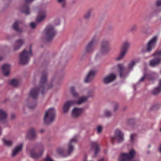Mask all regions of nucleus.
I'll return each mask as SVG.
<instances>
[{
	"mask_svg": "<svg viewBox=\"0 0 161 161\" xmlns=\"http://www.w3.org/2000/svg\"><path fill=\"white\" fill-rule=\"evenodd\" d=\"M3 141L4 144L7 146H10L13 144V142L11 141L6 140L5 138L3 139Z\"/></svg>",
	"mask_w": 161,
	"mask_h": 161,
	"instance_id": "nucleus-31",
	"label": "nucleus"
},
{
	"mask_svg": "<svg viewBox=\"0 0 161 161\" xmlns=\"http://www.w3.org/2000/svg\"><path fill=\"white\" fill-rule=\"evenodd\" d=\"M159 151L160 152V153H161V145H160V147Z\"/></svg>",
	"mask_w": 161,
	"mask_h": 161,
	"instance_id": "nucleus-52",
	"label": "nucleus"
},
{
	"mask_svg": "<svg viewBox=\"0 0 161 161\" xmlns=\"http://www.w3.org/2000/svg\"><path fill=\"white\" fill-rule=\"evenodd\" d=\"M75 87L74 86H72L70 88V91H75Z\"/></svg>",
	"mask_w": 161,
	"mask_h": 161,
	"instance_id": "nucleus-49",
	"label": "nucleus"
},
{
	"mask_svg": "<svg viewBox=\"0 0 161 161\" xmlns=\"http://www.w3.org/2000/svg\"><path fill=\"white\" fill-rule=\"evenodd\" d=\"M45 161H54L52 160V159L49 156H47L45 159Z\"/></svg>",
	"mask_w": 161,
	"mask_h": 161,
	"instance_id": "nucleus-43",
	"label": "nucleus"
},
{
	"mask_svg": "<svg viewBox=\"0 0 161 161\" xmlns=\"http://www.w3.org/2000/svg\"><path fill=\"white\" fill-rule=\"evenodd\" d=\"M87 97H82L79 98L77 101L74 100V105L80 104L86 102L87 100Z\"/></svg>",
	"mask_w": 161,
	"mask_h": 161,
	"instance_id": "nucleus-27",
	"label": "nucleus"
},
{
	"mask_svg": "<svg viewBox=\"0 0 161 161\" xmlns=\"http://www.w3.org/2000/svg\"><path fill=\"white\" fill-rule=\"evenodd\" d=\"M160 130L161 131V128L160 129Z\"/></svg>",
	"mask_w": 161,
	"mask_h": 161,
	"instance_id": "nucleus-59",
	"label": "nucleus"
},
{
	"mask_svg": "<svg viewBox=\"0 0 161 161\" xmlns=\"http://www.w3.org/2000/svg\"><path fill=\"white\" fill-rule=\"evenodd\" d=\"M96 72L95 70H90L85 79V82L87 83L92 80L96 73Z\"/></svg>",
	"mask_w": 161,
	"mask_h": 161,
	"instance_id": "nucleus-14",
	"label": "nucleus"
},
{
	"mask_svg": "<svg viewBox=\"0 0 161 161\" xmlns=\"http://www.w3.org/2000/svg\"><path fill=\"white\" fill-rule=\"evenodd\" d=\"M130 46V43L127 41L123 43L120 53L116 58V60H119L123 58L125 55L127 51L129 48Z\"/></svg>",
	"mask_w": 161,
	"mask_h": 161,
	"instance_id": "nucleus-5",
	"label": "nucleus"
},
{
	"mask_svg": "<svg viewBox=\"0 0 161 161\" xmlns=\"http://www.w3.org/2000/svg\"><path fill=\"white\" fill-rule=\"evenodd\" d=\"M135 134H131L130 135V141L132 143H133L135 141Z\"/></svg>",
	"mask_w": 161,
	"mask_h": 161,
	"instance_id": "nucleus-37",
	"label": "nucleus"
},
{
	"mask_svg": "<svg viewBox=\"0 0 161 161\" xmlns=\"http://www.w3.org/2000/svg\"><path fill=\"white\" fill-rule=\"evenodd\" d=\"M15 116L14 114H12L11 116V118L12 119H13L14 118Z\"/></svg>",
	"mask_w": 161,
	"mask_h": 161,
	"instance_id": "nucleus-51",
	"label": "nucleus"
},
{
	"mask_svg": "<svg viewBox=\"0 0 161 161\" xmlns=\"http://www.w3.org/2000/svg\"><path fill=\"white\" fill-rule=\"evenodd\" d=\"M71 94L73 96L75 97H77L78 96L76 91H72Z\"/></svg>",
	"mask_w": 161,
	"mask_h": 161,
	"instance_id": "nucleus-44",
	"label": "nucleus"
},
{
	"mask_svg": "<svg viewBox=\"0 0 161 161\" xmlns=\"http://www.w3.org/2000/svg\"><path fill=\"white\" fill-rule=\"evenodd\" d=\"M159 85V86L156 89L155 91H161V79L160 80Z\"/></svg>",
	"mask_w": 161,
	"mask_h": 161,
	"instance_id": "nucleus-41",
	"label": "nucleus"
},
{
	"mask_svg": "<svg viewBox=\"0 0 161 161\" xmlns=\"http://www.w3.org/2000/svg\"><path fill=\"white\" fill-rule=\"evenodd\" d=\"M118 108V105L117 104H115L114 105V111H115Z\"/></svg>",
	"mask_w": 161,
	"mask_h": 161,
	"instance_id": "nucleus-45",
	"label": "nucleus"
},
{
	"mask_svg": "<svg viewBox=\"0 0 161 161\" xmlns=\"http://www.w3.org/2000/svg\"><path fill=\"white\" fill-rule=\"evenodd\" d=\"M19 83V80L15 79L12 80L10 81V84L15 87L18 86Z\"/></svg>",
	"mask_w": 161,
	"mask_h": 161,
	"instance_id": "nucleus-29",
	"label": "nucleus"
},
{
	"mask_svg": "<svg viewBox=\"0 0 161 161\" xmlns=\"http://www.w3.org/2000/svg\"><path fill=\"white\" fill-rule=\"evenodd\" d=\"M39 91H31L30 95L33 99L36 98L38 96V92Z\"/></svg>",
	"mask_w": 161,
	"mask_h": 161,
	"instance_id": "nucleus-32",
	"label": "nucleus"
},
{
	"mask_svg": "<svg viewBox=\"0 0 161 161\" xmlns=\"http://www.w3.org/2000/svg\"><path fill=\"white\" fill-rule=\"evenodd\" d=\"M91 149L94 150L95 151V155H96L100 151L99 146L96 142L91 141L90 143Z\"/></svg>",
	"mask_w": 161,
	"mask_h": 161,
	"instance_id": "nucleus-16",
	"label": "nucleus"
},
{
	"mask_svg": "<svg viewBox=\"0 0 161 161\" xmlns=\"http://www.w3.org/2000/svg\"><path fill=\"white\" fill-rule=\"evenodd\" d=\"M116 78V76L114 74H110L104 78L103 82L105 84H108L112 82Z\"/></svg>",
	"mask_w": 161,
	"mask_h": 161,
	"instance_id": "nucleus-17",
	"label": "nucleus"
},
{
	"mask_svg": "<svg viewBox=\"0 0 161 161\" xmlns=\"http://www.w3.org/2000/svg\"><path fill=\"white\" fill-rule=\"evenodd\" d=\"M160 91H152V94L154 95H156L158 94Z\"/></svg>",
	"mask_w": 161,
	"mask_h": 161,
	"instance_id": "nucleus-48",
	"label": "nucleus"
},
{
	"mask_svg": "<svg viewBox=\"0 0 161 161\" xmlns=\"http://www.w3.org/2000/svg\"><path fill=\"white\" fill-rule=\"evenodd\" d=\"M47 74L46 73L43 72L42 76L40 79L39 85L36 86L35 89L31 91H44L45 88H50L52 86V84H49L47 86Z\"/></svg>",
	"mask_w": 161,
	"mask_h": 161,
	"instance_id": "nucleus-1",
	"label": "nucleus"
},
{
	"mask_svg": "<svg viewBox=\"0 0 161 161\" xmlns=\"http://www.w3.org/2000/svg\"><path fill=\"white\" fill-rule=\"evenodd\" d=\"M77 141L76 136H74L70 139L68 144L67 155H69L73 152L74 149V144Z\"/></svg>",
	"mask_w": 161,
	"mask_h": 161,
	"instance_id": "nucleus-11",
	"label": "nucleus"
},
{
	"mask_svg": "<svg viewBox=\"0 0 161 161\" xmlns=\"http://www.w3.org/2000/svg\"><path fill=\"white\" fill-rule=\"evenodd\" d=\"M40 131H41V132H43V130H40Z\"/></svg>",
	"mask_w": 161,
	"mask_h": 161,
	"instance_id": "nucleus-57",
	"label": "nucleus"
},
{
	"mask_svg": "<svg viewBox=\"0 0 161 161\" xmlns=\"http://www.w3.org/2000/svg\"><path fill=\"white\" fill-rule=\"evenodd\" d=\"M2 59V57L0 56V60H1Z\"/></svg>",
	"mask_w": 161,
	"mask_h": 161,
	"instance_id": "nucleus-56",
	"label": "nucleus"
},
{
	"mask_svg": "<svg viewBox=\"0 0 161 161\" xmlns=\"http://www.w3.org/2000/svg\"><path fill=\"white\" fill-rule=\"evenodd\" d=\"M36 136L35 130L34 129L31 128L29 130L27 133V137L29 139H32Z\"/></svg>",
	"mask_w": 161,
	"mask_h": 161,
	"instance_id": "nucleus-26",
	"label": "nucleus"
},
{
	"mask_svg": "<svg viewBox=\"0 0 161 161\" xmlns=\"http://www.w3.org/2000/svg\"><path fill=\"white\" fill-rule=\"evenodd\" d=\"M41 93L42 94H43L44 93L45 91H41Z\"/></svg>",
	"mask_w": 161,
	"mask_h": 161,
	"instance_id": "nucleus-53",
	"label": "nucleus"
},
{
	"mask_svg": "<svg viewBox=\"0 0 161 161\" xmlns=\"http://www.w3.org/2000/svg\"><path fill=\"white\" fill-rule=\"evenodd\" d=\"M97 42V38L94 36L92 40L88 43L86 47V51L88 53L92 52L94 49V47Z\"/></svg>",
	"mask_w": 161,
	"mask_h": 161,
	"instance_id": "nucleus-9",
	"label": "nucleus"
},
{
	"mask_svg": "<svg viewBox=\"0 0 161 161\" xmlns=\"http://www.w3.org/2000/svg\"><path fill=\"white\" fill-rule=\"evenodd\" d=\"M1 128L0 127V135L1 134Z\"/></svg>",
	"mask_w": 161,
	"mask_h": 161,
	"instance_id": "nucleus-55",
	"label": "nucleus"
},
{
	"mask_svg": "<svg viewBox=\"0 0 161 161\" xmlns=\"http://www.w3.org/2000/svg\"><path fill=\"white\" fill-rule=\"evenodd\" d=\"M27 152H28V151H29V150H28V148H27Z\"/></svg>",
	"mask_w": 161,
	"mask_h": 161,
	"instance_id": "nucleus-58",
	"label": "nucleus"
},
{
	"mask_svg": "<svg viewBox=\"0 0 161 161\" xmlns=\"http://www.w3.org/2000/svg\"><path fill=\"white\" fill-rule=\"evenodd\" d=\"M58 1L59 3L61 4L62 7H65L66 4L65 0H58Z\"/></svg>",
	"mask_w": 161,
	"mask_h": 161,
	"instance_id": "nucleus-35",
	"label": "nucleus"
},
{
	"mask_svg": "<svg viewBox=\"0 0 161 161\" xmlns=\"http://www.w3.org/2000/svg\"><path fill=\"white\" fill-rule=\"evenodd\" d=\"M138 28V26L136 24H134L131 27L130 30L132 31H136Z\"/></svg>",
	"mask_w": 161,
	"mask_h": 161,
	"instance_id": "nucleus-36",
	"label": "nucleus"
},
{
	"mask_svg": "<svg viewBox=\"0 0 161 161\" xmlns=\"http://www.w3.org/2000/svg\"><path fill=\"white\" fill-rule=\"evenodd\" d=\"M82 112V109L80 108H74L72 111V116L74 117L79 116Z\"/></svg>",
	"mask_w": 161,
	"mask_h": 161,
	"instance_id": "nucleus-21",
	"label": "nucleus"
},
{
	"mask_svg": "<svg viewBox=\"0 0 161 161\" xmlns=\"http://www.w3.org/2000/svg\"><path fill=\"white\" fill-rule=\"evenodd\" d=\"M153 55V56L161 55V50L156 51Z\"/></svg>",
	"mask_w": 161,
	"mask_h": 161,
	"instance_id": "nucleus-38",
	"label": "nucleus"
},
{
	"mask_svg": "<svg viewBox=\"0 0 161 161\" xmlns=\"http://www.w3.org/2000/svg\"><path fill=\"white\" fill-rule=\"evenodd\" d=\"M84 161H86V160H85ZM98 161H105L103 158H100Z\"/></svg>",
	"mask_w": 161,
	"mask_h": 161,
	"instance_id": "nucleus-50",
	"label": "nucleus"
},
{
	"mask_svg": "<svg viewBox=\"0 0 161 161\" xmlns=\"http://www.w3.org/2000/svg\"><path fill=\"white\" fill-rule=\"evenodd\" d=\"M147 78L146 75H144L140 80V81L142 82L143 81Z\"/></svg>",
	"mask_w": 161,
	"mask_h": 161,
	"instance_id": "nucleus-47",
	"label": "nucleus"
},
{
	"mask_svg": "<svg viewBox=\"0 0 161 161\" xmlns=\"http://www.w3.org/2000/svg\"><path fill=\"white\" fill-rule=\"evenodd\" d=\"M105 115L107 117H109L111 115V113L108 110H106L104 113Z\"/></svg>",
	"mask_w": 161,
	"mask_h": 161,
	"instance_id": "nucleus-39",
	"label": "nucleus"
},
{
	"mask_svg": "<svg viewBox=\"0 0 161 161\" xmlns=\"http://www.w3.org/2000/svg\"><path fill=\"white\" fill-rule=\"evenodd\" d=\"M37 149L35 148L34 149L30 150L29 152V153L31 156L35 159H36L40 158L42 155L43 152V147L42 146H41L39 148L40 151L38 153H36V151Z\"/></svg>",
	"mask_w": 161,
	"mask_h": 161,
	"instance_id": "nucleus-7",
	"label": "nucleus"
},
{
	"mask_svg": "<svg viewBox=\"0 0 161 161\" xmlns=\"http://www.w3.org/2000/svg\"><path fill=\"white\" fill-rule=\"evenodd\" d=\"M109 42L107 40L103 41L101 44L100 52L102 54H105L110 50Z\"/></svg>",
	"mask_w": 161,
	"mask_h": 161,
	"instance_id": "nucleus-8",
	"label": "nucleus"
},
{
	"mask_svg": "<svg viewBox=\"0 0 161 161\" xmlns=\"http://www.w3.org/2000/svg\"><path fill=\"white\" fill-rule=\"evenodd\" d=\"M36 104L35 103H32L31 105H28L29 107L31 109L34 108L36 106Z\"/></svg>",
	"mask_w": 161,
	"mask_h": 161,
	"instance_id": "nucleus-42",
	"label": "nucleus"
},
{
	"mask_svg": "<svg viewBox=\"0 0 161 161\" xmlns=\"http://www.w3.org/2000/svg\"><path fill=\"white\" fill-rule=\"evenodd\" d=\"M10 66L8 64H5L2 67V70L4 75L8 76L10 73Z\"/></svg>",
	"mask_w": 161,
	"mask_h": 161,
	"instance_id": "nucleus-20",
	"label": "nucleus"
},
{
	"mask_svg": "<svg viewBox=\"0 0 161 161\" xmlns=\"http://www.w3.org/2000/svg\"><path fill=\"white\" fill-rule=\"evenodd\" d=\"M44 33L46 36L47 40L50 41L54 38L57 33V31L53 25H48L45 28Z\"/></svg>",
	"mask_w": 161,
	"mask_h": 161,
	"instance_id": "nucleus-3",
	"label": "nucleus"
},
{
	"mask_svg": "<svg viewBox=\"0 0 161 161\" xmlns=\"http://www.w3.org/2000/svg\"><path fill=\"white\" fill-rule=\"evenodd\" d=\"M117 67L119 71L120 76L121 77L125 76L127 75V73L125 71V68L124 67L123 64H118Z\"/></svg>",
	"mask_w": 161,
	"mask_h": 161,
	"instance_id": "nucleus-15",
	"label": "nucleus"
},
{
	"mask_svg": "<svg viewBox=\"0 0 161 161\" xmlns=\"http://www.w3.org/2000/svg\"><path fill=\"white\" fill-rule=\"evenodd\" d=\"M24 43V41L22 39H20L17 40L15 44L14 47V50L16 51L20 48L23 45Z\"/></svg>",
	"mask_w": 161,
	"mask_h": 161,
	"instance_id": "nucleus-22",
	"label": "nucleus"
},
{
	"mask_svg": "<svg viewBox=\"0 0 161 161\" xmlns=\"http://www.w3.org/2000/svg\"><path fill=\"white\" fill-rule=\"evenodd\" d=\"M157 40V37L156 36H154L151 39L147 44V52H150L152 49L155 47Z\"/></svg>",
	"mask_w": 161,
	"mask_h": 161,
	"instance_id": "nucleus-12",
	"label": "nucleus"
},
{
	"mask_svg": "<svg viewBox=\"0 0 161 161\" xmlns=\"http://www.w3.org/2000/svg\"><path fill=\"white\" fill-rule=\"evenodd\" d=\"M32 55L31 47L30 46L29 50L25 49L19 55L20 63L21 64H26L28 63L30 58Z\"/></svg>",
	"mask_w": 161,
	"mask_h": 161,
	"instance_id": "nucleus-2",
	"label": "nucleus"
},
{
	"mask_svg": "<svg viewBox=\"0 0 161 161\" xmlns=\"http://www.w3.org/2000/svg\"><path fill=\"white\" fill-rule=\"evenodd\" d=\"M92 96H93V95H92L88 96V97H92Z\"/></svg>",
	"mask_w": 161,
	"mask_h": 161,
	"instance_id": "nucleus-54",
	"label": "nucleus"
},
{
	"mask_svg": "<svg viewBox=\"0 0 161 161\" xmlns=\"http://www.w3.org/2000/svg\"><path fill=\"white\" fill-rule=\"evenodd\" d=\"M47 14L46 11L44 10L40 11L38 16L37 17L36 21V23L31 22V23L30 25L32 28H35L37 25V23L40 22L46 18Z\"/></svg>",
	"mask_w": 161,
	"mask_h": 161,
	"instance_id": "nucleus-6",
	"label": "nucleus"
},
{
	"mask_svg": "<svg viewBox=\"0 0 161 161\" xmlns=\"http://www.w3.org/2000/svg\"><path fill=\"white\" fill-rule=\"evenodd\" d=\"M136 63V61L134 60H132L130 63L128 64V69L129 70H131L133 68V67L135 64Z\"/></svg>",
	"mask_w": 161,
	"mask_h": 161,
	"instance_id": "nucleus-33",
	"label": "nucleus"
},
{
	"mask_svg": "<svg viewBox=\"0 0 161 161\" xmlns=\"http://www.w3.org/2000/svg\"><path fill=\"white\" fill-rule=\"evenodd\" d=\"M21 23V22L20 20L16 21L13 25V28L16 31L19 32H22V30L19 27V25Z\"/></svg>",
	"mask_w": 161,
	"mask_h": 161,
	"instance_id": "nucleus-24",
	"label": "nucleus"
},
{
	"mask_svg": "<svg viewBox=\"0 0 161 161\" xmlns=\"http://www.w3.org/2000/svg\"><path fill=\"white\" fill-rule=\"evenodd\" d=\"M23 144L20 143L19 145L16 146L13 150L12 156V157L15 156L21 150L22 148Z\"/></svg>",
	"mask_w": 161,
	"mask_h": 161,
	"instance_id": "nucleus-23",
	"label": "nucleus"
},
{
	"mask_svg": "<svg viewBox=\"0 0 161 161\" xmlns=\"http://www.w3.org/2000/svg\"><path fill=\"white\" fill-rule=\"evenodd\" d=\"M7 117L6 113L4 111L0 110V122H1L3 120H5Z\"/></svg>",
	"mask_w": 161,
	"mask_h": 161,
	"instance_id": "nucleus-28",
	"label": "nucleus"
},
{
	"mask_svg": "<svg viewBox=\"0 0 161 161\" xmlns=\"http://www.w3.org/2000/svg\"><path fill=\"white\" fill-rule=\"evenodd\" d=\"M55 117V110L53 108H49L45 113L44 121L46 124L53 122Z\"/></svg>",
	"mask_w": 161,
	"mask_h": 161,
	"instance_id": "nucleus-4",
	"label": "nucleus"
},
{
	"mask_svg": "<svg viewBox=\"0 0 161 161\" xmlns=\"http://www.w3.org/2000/svg\"><path fill=\"white\" fill-rule=\"evenodd\" d=\"M58 153L60 154H62L64 152V150L61 148H58L57 150Z\"/></svg>",
	"mask_w": 161,
	"mask_h": 161,
	"instance_id": "nucleus-40",
	"label": "nucleus"
},
{
	"mask_svg": "<svg viewBox=\"0 0 161 161\" xmlns=\"http://www.w3.org/2000/svg\"><path fill=\"white\" fill-rule=\"evenodd\" d=\"M147 78L149 80H153L158 77V75L155 72L148 73L146 75Z\"/></svg>",
	"mask_w": 161,
	"mask_h": 161,
	"instance_id": "nucleus-25",
	"label": "nucleus"
},
{
	"mask_svg": "<svg viewBox=\"0 0 161 161\" xmlns=\"http://www.w3.org/2000/svg\"><path fill=\"white\" fill-rule=\"evenodd\" d=\"M157 5L158 6H159L161 5V0H158L156 3Z\"/></svg>",
	"mask_w": 161,
	"mask_h": 161,
	"instance_id": "nucleus-46",
	"label": "nucleus"
},
{
	"mask_svg": "<svg viewBox=\"0 0 161 161\" xmlns=\"http://www.w3.org/2000/svg\"><path fill=\"white\" fill-rule=\"evenodd\" d=\"M74 105V100L68 101L66 102L63 107V111L64 112L67 113L70 107Z\"/></svg>",
	"mask_w": 161,
	"mask_h": 161,
	"instance_id": "nucleus-18",
	"label": "nucleus"
},
{
	"mask_svg": "<svg viewBox=\"0 0 161 161\" xmlns=\"http://www.w3.org/2000/svg\"><path fill=\"white\" fill-rule=\"evenodd\" d=\"M113 141H116L118 142H121L124 141L123 134L119 129H117L115 132L114 136L112 138Z\"/></svg>",
	"mask_w": 161,
	"mask_h": 161,
	"instance_id": "nucleus-10",
	"label": "nucleus"
},
{
	"mask_svg": "<svg viewBox=\"0 0 161 161\" xmlns=\"http://www.w3.org/2000/svg\"><path fill=\"white\" fill-rule=\"evenodd\" d=\"M103 129V127L101 125H98L96 127L97 133L98 134H100Z\"/></svg>",
	"mask_w": 161,
	"mask_h": 161,
	"instance_id": "nucleus-34",
	"label": "nucleus"
},
{
	"mask_svg": "<svg viewBox=\"0 0 161 161\" xmlns=\"http://www.w3.org/2000/svg\"><path fill=\"white\" fill-rule=\"evenodd\" d=\"M25 4L21 8L22 12L26 15L29 14L30 13L28 4L31 3L34 0H24Z\"/></svg>",
	"mask_w": 161,
	"mask_h": 161,
	"instance_id": "nucleus-13",
	"label": "nucleus"
},
{
	"mask_svg": "<svg viewBox=\"0 0 161 161\" xmlns=\"http://www.w3.org/2000/svg\"><path fill=\"white\" fill-rule=\"evenodd\" d=\"M161 62V57H157L150 61V65L154 67L159 64Z\"/></svg>",
	"mask_w": 161,
	"mask_h": 161,
	"instance_id": "nucleus-19",
	"label": "nucleus"
},
{
	"mask_svg": "<svg viewBox=\"0 0 161 161\" xmlns=\"http://www.w3.org/2000/svg\"><path fill=\"white\" fill-rule=\"evenodd\" d=\"M92 9H91L88 10L84 15V18L86 19H89L91 16V14L92 12Z\"/></svg>",
	"mask_w": 161,
	"mask_h": 161,
	"instance_id": "nucleus-30",
	"label": "nucleus"
}]
</instances>
